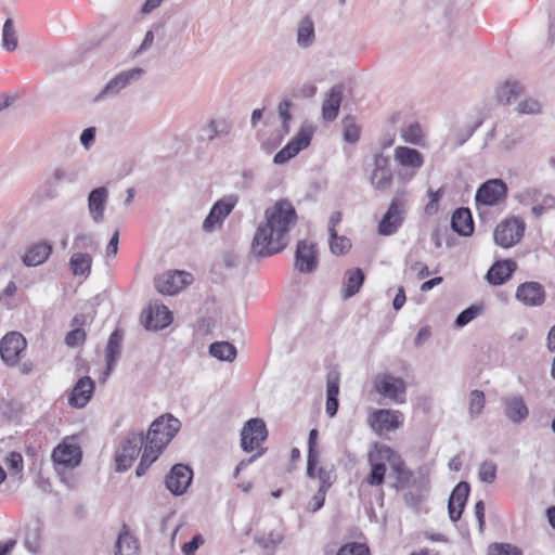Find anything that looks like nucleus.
Wrapping results in <instances>:
<instances>
[{
    "label": "nucleus",
    "instance_id": "60",
    "mask_svg": "<svg viewBox=\"0 0 555 555\" xmlns=\"http://www.w3.org/2000/svg\"><path fill=\"white\" fill-rule=\"evenodd\" d=\"M554 198L552 197H544L542 201V204L534 205L531 209L532 214L535 217L542 216L547 209L552 208L554 206Z\"/></svg>",
    "mask_w": 555,
    "mask_h": 555
},
{
    "label": "nucleus",
    "instance_id": "43",
    "mask_svg": "<svg viewBox=\"0 0 555 555\" xmlns=\"http://www.w3.org/2000/svg\"><path fill=\"white\" fill-rule=\"evenodd\" d=\"M444 194V189L439 188L437 191L428 190L427 196H428V203L426 204L424 211L428 216H433L438 212L439 210V201Z\"/></svg>",
    "mask_w": 555,
    "mask_h": 555
},
{
    "label": "nucleus",
    "instance_id": "54",
    "mask_svg": "<svg viewBox=\"0 0 555 555\" xmlns=\"http://www.w3.org/2000/svg\"><path fill=\"white\" fill-rule=\"evenodd\" d=\"M339 393V376L336 372H331L326 380V398H337Z\"/></svg>",
    "mask_w": 555,
    "mask_h": 555
},
{
    "label": "nucleus",
    "instance_id": "63",
    "mask_svg": "<svg viewBox=\"0 0 555 555\" xmlns=\"http://www.w3.org/2000/svg\"><path fill=\"white\" fill-rule=\"evenodd\" d=\"M9 466L15 470H20L23 467V457L20 453L12 452L8 457Z\"/></svg>",
    "mask_w": 555,
    "mask_h": 555
},
{
    "label": "nucleus",
    "instance_id": "56",
    "mask_svg": "<svg viewBox=\"0 0 555 555\" xmlns=\"http://www.w3.org/2000/svg\"><path fill=\"white\" fill-rule=\"evenodd\" d=\"M86 338L85 331L81 328H76L70 331L65 337V344L69 347H76L80 345Z\"/></svg>",
    "mask_w": 555,
    "mask_h": 555
},
{
    "label": "nucleus",
    "instance_id": "61",
    "mask_svg": "<svg viewBox=\"0 0 555 555\" xmlns=\"http://www.w3.org/2000/svg\"><path fill=\"white\" fill-rule=\"evenodd\" d=\"M119 232L115 231L106 246V257H115L118 251Z\"/></svg>",
    "mask_w": 555,
    "mask_h": 555
},
{
    "label": "nucleus",
    "instance_id": "39",
    "mask_svg": "<svg viewBox=\"0 0 555 555\" xmlns=\"http://www.w3.org/2000/svg\"><path fill=\"white\" fill-rule=\"evenodd\" d=\"M317 438L318 430L311 429L309 433L308 440V463H307V474L309 477H314V468L319 461V451L317 450Z\"/></svg>",
    "mask_w": 555,
    "mask_h": 555
},
{
    "label": "nucleus",
    "instance_id": "62",
    "mask_svg": "<svg viewBox=\"0 0 555 555\" xmlns=\"http://www.w3.org/2000/svg\"><path fill=\"white\" fill-rule=\"evenodd\" d=\"M262 541L266 547L275 546L283 541V534L281 532H270Z\"/></svg>",
    "mask_w": 555,
    "mask_h": 555
},
{
    "label": "nucleus",
    "instance_id": "1",
    "mask_svg": "<svg viewBox=\"0 0 555 555\" xmlns=\"http://www.w3.org/2000/svg\"><path fill=\"white\" fill-rule=\"evenodd\" d=\"M297 219L296 209L288 199L281 198L268 206L253 237V253L263 258L282 251L291 241Z\"/></svg>",
    "mask_w": 555,
    "mask_h": 555
},
{
    "label": "nucleus",
    "instance_id": "30",
    "mask_svg": "<svg viewBox=\"0 0 555 555\" xmlns=\"http://www.w3.org/2000/svg\"><path fill=\"white\" fill-rule=\"evenodd\" d=\"M451 228L460 235H470L474 231V223L470 211L467 208L456 209L452 215Z\"/></svg>",
    "mask_w": 555,
    "mask_h": 555
},
{
    "label": "nucleus",
    "instance_id": "4",
    "mask_svg": "<svg viewBox=\"0 0 555 555\" xmlns=\"http://www.w3.org/2000/svg\"><path fill=\"white\" fill-rule=\"evenodd\" d=\"M373 390L383 399L397 404L406 401V383L403 378L391 373H379L372 380Z\"/></svg>",
    "mask_w": 555,
    "mask_h": 555
},
{
    "label": "nucleus",
    "instance_id": "20",
    "mask_svg": "<svg viewBox=\"0 0 555 555\" xmlns=\"http://www.w3.org/2000/svg\"><path fill=\"white\" fill-rule=\"evenodd\" d=\"M142 319L147 330L158 331L172 322V314L166 306L155 302L143 312Z\"/></svg>",
    "mask_w": 555,
    "mask_h": 555
},
{
    "label": "nucleus",
    "instance_id": "48",
    "mask_svg": "<svg viewBox=\"0 0 555 555\" xmlns=\"http://www.w3.org/2000/svg\"><path fill=\"white\" fill-rule=\"evenodd\" d=\"M479 124L475 125H466L463 128L457 129L456 133H453L451 137L452 144L454 146H460L465 143L475 132Z\"/></svg>",
    "mask_w": 555,
    "mask_h": 555
},
{
    "label": "nucleus",
    "instance_id": "42",
    "mask_svg": "<svg viewBox=\"0 0 555 555\" xmlns=\"http://www.w3.org/2000/svg\"><path fill=\"white\" fill-rule=\"evenodd\" d=\"M351 248V242L348 237L337 233L330 234V249L332 254L339 256L347 253Z\"/></svg>",
    "mask_w": 555,
    "mask_h": 555
},
{
    "label": "nucleus",
    "instance_id": "13",
    "mask_svg": "<svg viewBox=\"0 0 555 555\" xmlns=\"http://www.w3.org/2000/svg\"><path fill=\"white\" fill-rule=\"evenodd\" d=\"M26 346L27 341L22 334L17 332L8 333L0 340L1 360L9 366H15Z\"/></svg>",
    "mask_w": 555,
    "mask_h": 555
},
{
    "label": "nucleus",
    "instance_id": "47",
    "mask_svg": "<svg viewBox=\"0 0 555 555\" xmlns=\"http://www.w3.org/2000/svg\"><path fill=\"white\" fill-rule=\"evenodd\" d=\"M481 309L482 308L480 306H470L469 308L465 309L455 319V326L464 327L481 313Z\"/></svg>",
    "mask_w": 555,
    "mask_h": 555
},
{
    "label": "nucleus",
    "instance_id": "14",
    "mask_svg": "<svg viewBox=\"0 0 555 555\" xmlns=\"http://www.w3.org/2000/svg\"><path fill=\"white\" fill-rule=\"evenodd\" d=\"M191 281V274L184 271H167L156 276L154 284L158 293L171 296L182 291Z\"/></svg>",
    "mask_w": 555,
    "mask_h": 555
},
{
    "label": "nucleus",
    "instance_id": "40",
    "mask_svg": "<svg viewBox=\"0 0 555 555\" xmlns=\"http://www.w3.org/2000/svg\"><path fill=\"white\" fill-rule=\"evenodd\" d=\"M486 404L485 393L481 390L475 389L469 393L468 398V415L472 420L481 415Z\"/></svg>",
    "mask_w": 555,
    "mask_h": 555
},
{
    "label": "nucleus",
    "instance_id": "19",
    "mask_svg": "<svg viewBox=\"0 0 555 555\" xmlns=\"http://www.w3.org/2000/svg\"><path fill=\"white\" fill-rule=\"evenodd\" d=\"M193 478L191 468L183 464H176L166 478L167 489L175 495L183 494Z\"/></svg>",
    "mask_w": 555,
    "mask_h": 555
},
{
    "label": "nucleus",
    "instance_id": "53",
    "mask_svg": "<svg viewBox=\"0 0 555 555\" xmlns=\"http://www.w3.org/2000/svg\"><path fill=\"white\" fill-rule=\"evenodd\" d=\"M318 479L321 482L320 489H324L325 491H327L335 480L333 467H320L318 470Z\"/></svg>",
    "mask_w": 555,
    "mask_h": 555
},
{
    "label": "nucleus",
    "instance_id": "12",
    "mask_svg": "<svg viewBox=\"0 0 555 555\" xmlns=\"http://www.w3.org/2000/svg\"><path fill=\"white\" fill-rule=\"evenodd\" d=\"M312 135L313 128L311 126H301L297 134L275 154L273 162L278 165H282L295 157L301 150L310 144Z\"/></svg>",
    "mask_w": 555,
    "mask_h": 555
},
{
    "label": "nucleus",
    "instance_id": "35",
    "mask_svg": "<svg viewBox=\"0 0 555 555\" xmlns=\"http://www.w3.org/2000/svg\"><path fill=\"white\" fill-rule=\"evenodd\" d=\"M364 281V274L361 269L347 272V281L341 289L343 296L349 298L359 292Z\"/></svg>",
    "mask_w": 555,
    "mask_h": 555
},
{
    "label": "nucleus",
    "instance_id": "50",
    "mask_svg": "<svg viewBox=\"0 0 555 555\" xmlns=\"http://www.w3.org/2000/svg\"><path fill=\"white\" fill-rule=\"evenodd\" d=\"M343 126H344V139H345V141H347L349 143H356L359 140V137H360L359 127L350 118L344 119Z\"/></svg>",
    "mask_w": 555,
    "mask_h": 555
},
{
    "label": "nucleus",
    "instance_id": "45",
    "mask_svg": "<svg viewBox=\"0 0 555 555\" xmlns=\"http://www.w3.org/2000/svg\"><path fill=\"white\" fill-rule=\"evenodd\" d=\"M478 477L482 482L493 483L496 479V465L491 461H485L479 465Z\"/></svg>",
    "mask_w": 555,
    "mask_h": 555
},
{
    "label": "nucleus",
    "instance_id": "5",
    "mask_svg": "<svg viewBox=\"0 0 555 555\" xmlns=\"http://www.w3.org/2000/svg\"><path fill=\"white\" fill-rule=\"evenodd\" d=\"M393 160L399 167L398 179L401 182L412 180L424 164L423 155L408 146H397L393 150Z\"/></svg>",
    "mask_w": 555,
    "mask_h": 555
},
{
    "label": "nucleus",
    "instance_id": "16",
    "mask_svg": "<svg viewBox=\"0 0 555 555\" xmlns=\"http://www.w3.org/2000/svg\"><path fill=\"white\" fill-rule=\"evenodd\" d=\"M393 180V173L389 165V159L383 155H375L374 168L370 175V182L375 190L387 191L390 189Z\"/></svg>",
    "mask_w": 555,
    "mask_h": 555
},
{
    "label": "nucleus",
    "instance_id": "15",
    "mask_svg": "<svg viewBox=\"0 0 555 555\" xmlns=\"http://www.w3.org/2000/svg\"><path fill=\"white\" fill-rule=\"evenodd\" d=\"M402 422L403 415L401 412L388 409L374 410L369 417L371 427L379 435L396 430Z\"/></svg>",
    "mask_w": 555,
    "mask_h": 555
},
{
    "label": "nucleus",
    "instance_id": "23",
    "mask_svg": "<svg viewBox=\"0 0 555 555\" xmlns=\"http://www.w3.org/2000/svg\"><path fill=\"white\" fill-rule=\"evenodd\" d=\"M108 194L107 188L99 186L93 189L88 195V211L94 223H102L104 221Z\"/></svg>",
    "mask_w": 555,
    "mask_h": 555
},
{
    "label": "nucleus",
    "instance_id": "44",
    "mask_svg": "<svg viewBox=\"0 0 555 555\" xmlns=\"http://www.w3.org/2000/svg\"><path fill=\"white\" fill-rule=\"evenodd\" d=\"M516 111L519 114L537 115L542 112V105L537 99L526 98L517 104Z\"/></svg>",
    "mask_w": 555,
    "mask_h": 555
},
{
    "label": "nucleus",
    "instance_id": "27",
    "mask_svg": "<svg viewBox=\"0 0 555 555\" xmlns=\"http://www.w3.org/2000/svg\"><path fill=\"white\" fill-rule=\"evenodd\" d=\"M504 415L513 423L518 424L527 418L529 410L519 396H511L503 399Z\"/></svg>",
    "mask_w": 555,
    "mask_h": 555
},
{
    "label": "nucleus",
    "instance_id": "21",
    "mask_svg": "<svg viewBox=\"0 0 555 555\" xmlns=\"http://www.w3.org/2000/svg\"><path fill=\"white\" fill-rule=\"evenodd\" d=\"M516 299L528 307H539L545 301V291L538 282H525L518 285Z\"/></svg>",
    "mask_w": 555,
    "mask_h": 555
},
{
    "label": "nucleus",
    "instance_id": "2",
    "mask_svg": "<svg viewBox=\"0 0 555 555\" xmlns=\"http://www.w3.org/2000/svg\"><path fill=\"white\" fill-rule=\"evenodd\" d=\"M180 427V421L171 414L162 415L151 424L146 436H144L143 453L135 469L138 477L144 475L151 464L158 459Z\"/></svg>",
    "mask_w": 555,
    "mask_h": 555
},
{
    "label": "nucleus",
    "instance_id": "32",
    "mask_svg": "<svg viewBox=\"0 0 555 555\" xmlns=\"http://www.w3.org/2000/svg\"><path fill=\"white\" fill-rule=\"evenodd\" d=\"M315 41L314 23L310 17L302 18L297 27L296 43L299 48H310Z\"/></svg>",
    "mask_w": 555,
    "mask_h": 555
},
{
    "label": "nucleus",
    "instance_id": "36",
    "mask_svg": "<svg viewBox=\"0 0 555 555\" xmlns=\"http://www.w3.org/2000/svg\"><path fill=\"white\" fill-rule=\"evenodd\" d=\"M209 352L221 361H233L236 357V348L228 341H216L210 345Z\"/></svg>",
    "mask_w": 555,
    "mask_h": 555
},
{
    "label": "nucleus",
    "instance_id": "49",
    "mask_svg": "<svg viewBox=\"0 0 555 555\" xmlns=\"http://www.w3.org/2000/svg\"><path fill=\"white\" fill-rule=\"evenodd\" d=\"M293 107V103L288 99L282 100L276 107L279 117L282 119L283 129L288 132V122L292 120L291 108Z\"/></svg>",
    "mask_w": 555,
    "mask_h": 555
},
{
    "label": "nucleus",
    "instance_id": "31",
    "mask_svg": "<svg viewBox=\"0 0 555 555\" xmlns=\"http://www.w3.org/2000/svg\"><path fill=\"white\" fill-rule=\"evenodd\" d=\"M52 251L48 243H38L29 247L23 256V262L27 267H36L43 263Z\"/></svg>",
    "mask_w": 555,
    "mask_h": 555
},
{
    "label": "nucleus",
    "instance_id": "22",
    "mask_svg": "<svg viewBox=\"0 0 555 555\" xmlns=\"http://www.w3.org/2000/svg\"><path fill=\"white\" fill-rule=\"evenodd\" d=\"M94 391V382L89 376H83L77 380L68 396V404L75 409L85 408Z\"/></svg>",
    "mask_w": 555,
    "mask_h": 555
},
{
    "label": "nucleus",
    "instance_id": "6",
    "mask_svg": "<svg viewBox=\"0 0 555 555\" xmlns=\"http://www.w3.org/2000/svg\"><path fill=\"white\" fill-rule=\"evenodd\" d=\"M144 75L145 69L142 67H131L121 70L106 82L94 100L99 102L107 98L116 96L129 86L138 82Z\"/></svg>",
    "mask_w": 555,
    "mask_h": 555
},
{
    "label": "nucleus",
    "instance_id": "17",
    "mask_svg": "<svg viewBox=\"0 0 555 555\" xmlns=\"http://www.w3.org/2000/svg\"><path fill=\"white\" fill-rule=\"evenodd\" d=\"M318 267L317 247L307 240L297 244L295 268L301 273H312Z\"/></svg>",
    "mask_w": 555,
    "mask_h": 555
},
{
    "label": "nucleus",
    "instance_id": "52",
    "mask_svg": "<svg viewBox=\"0 0 555 555\" xmlns=\"http://www.w3.org/2000/svg\"><path fill=\"white\" fill-rule=\"evenodd\" d=\"M488 555H521V551L512 544H492L488 548Z\"/></svg>",
    "mask_w": 555,
    "mask_h": 555
},
{
    "label": "nucleus",
    "instance_id": "57",
    "mask_svg": "<svg viewBox=\"0 0 555 555\" xmlns=\"http://www.w3.org/2000/svg\"><path fill=\"white\" fill-rule=\"evenodd\" d=\"M325 495H326V491L324 489L319 488L318 492L313 495L311 501L308 503L307 508L312 513L319 511L324 505Z\"/></svg>",
    "mask_w": 555,
    "mask_h": 555
},
{
    "label": "nucleus",
    "instance_id": "18",
    "mask_svg": "<svg viewBox=\"0 0 555 555\" xmlns=\"http://www.w3.org/2000/svg\"><path fill=\"white\" fill-rule=\"evenodd\" d=\"M506 184L499 179L485 182L476 193L477 205L493 206L506 195Z\"/></svg>",
    "mask_w": 555,
    "mask_h": 555
},
{
    "label": "nucleus",
    "instance_id": "25",
    "mask_svg": "<svg viewBox=\"0 0 555 555\" xmlns=\"http://www.w3.org/2000/svg\"><path fill=\"white\" fill-rule=\"evenodd\" d=\"M78 169L69 164H60L51 168L48 176V183L51 188L66 184H74L78 181Z\"/></svg>",
    "mask_w": 555,
    "mask_h": 555
},
{
    "label": "nucleus",
    "instance_id": "33",
    "mask_svg": "<svg viewBox=\"0 0 555 555\" xmlns=\"http://www.w3.org/2000/svg\"><path fill=\"white\" fill-rule=\"evenodd\" d=\"M524 92V87L518 81L507 80L498 86L495 96L502 104H509Z\"/></svg>",
    "mask_w": 555,
    "mask_h": 555
},
{
    "label": "nucleus",
    "instance_id": "38",
    "mask_svg": "<svg viewBox=\"0 0 555 555\" xmlns=\"http://www.w3.org/2000/svg\"><path fill=\"white\" fill-rule=\"evenodd\" d=\"M115 555H138L137 541L130 533L124 532L119 534Z\"/></svg>",
    "mask_w": 555,
    "mask_h": 555
},
{
    "label": "nucleus",
    "instance_id": "28",
    "mask_svg": "<svg viewBox=\"0 0 555 555\" xmlns=\"http://www.w3.org/2000/svg\"><path fill=\"white\" fill-rule=\"evenodd\" d=\"M516 270V263L512 260L496 261L488 271L486 279L492 285H501L506 282Z\"/></svg>",
    "mask_w": 555,
    "mask_h": 555
},
{
    "label": "nucleus",
    "instance_id": "64",
    "mask_svg": "<svg viewBox=\"0 0 555 555\" xmlns=\"http://www.w3.org/2000/svg\"><path fill=\"white\" fill-rule=\"evenodd\" d=\"M317 86L312 82H307L302 85L299 89V95L302 98H312L317 93Z\"/></svg>",
    "mask_w": 555,
    "mask_h": 555
},
{
    "label": "nucleus",
    "instance_id": "8",
    "mask_svg": "<svg viewBox=\"0 0 555 555\" xmlns=\"http://www.w3.org/2000/svg\"><path fill=\"white\" fill-rule=\"evenodd\" d=\"M236 204L237 197L235 195L224 196L217 201L203 221V231L206 233H212L221 229L223 221L232 212Z\"/></svg>",
    "mask_w": 555,
    "mask_h": 555
},
{
    "label": "nucleus",
    "instance_id": "29",
    "mask_svg": "<svg viewBox=\"0 0 555 555\" xmlns=\"http://www.w3.org/2000/svg\"><path fill=\"white\" fill-rule=\"evenodd\" d=\"M341 103V90L339 87H332L322 103V118L325 121L336 119Z\"/></svg>",
    "mask_w": 555,
    "mask_h": 555
},
{
    "label": "nucleus",
    "instance_id": "9",
    "mask_svg": "<svg viewBox=\"0 0 555 555\" xmlns=\"http://www.w3.org/2000/svg\"><path fill=\"white\" fill-rule=\"evenodd\" d=\"M144 435L142 433L129 435L116 453V469L118 472L129 469L142 449H144Z\"/></svg>",
    "mask_w": 555,
    "mask_h": 555
},
{
    "label": "nucleus",
    "instance_id": "26",
    "mask_svg": "<svg viewBox=\"0 0 555 555\" xmlns=\"http://www.w3.org/2000/svg\"><path fill=\"white\" fill-rule=\"evenodd\" d=\"M468 493L469 485L465 481H461L453 489L448 504L449 516L452 521H456L461 518Z\"/></svg>",
    "mask_w": 555,
    "mask_h": 555
},
{
    "label": "nucleus",
    "instance_id": "11",
    "mask_svg": "<svg viewBox=\"0 0 555 555\" xmlns=\"http://www.w3.org/2000/svg\"><path fill=\"white\" fill-rule=\"evenodd\" d=\"M525 224L517 218L502 221L494 229V241L498 245L509 248L520 241L524 235Z\"/></svg>",
    "mask_w": 555,
    "mask_h": 555
},
{
    "label": "nucleus",
    "instance_id": "10",
    "mask_svg": "<svg viewBox=\"0 0 555 555\" xmlns=\"http://www.w3.org/2000/svg\"><path fill=\"white\" fill-rule=\"evenodd\" d=\"M268 430L261 418H250L241 430V447L245 452L257 450L267 439Z\"/></svg>",
    "mask_w": 555,
    "mask_h": 555
},
{
    "label": "nucleus",
    "instance_id": "24",
    "mask_svg": "<svg viewBox=\"0 0 555 555\" xmlns=\"http://www.w3.org/2000/svg\"><path fill=\"white\" fill-rule=\"evenodd\" d=\"M52 459L57 465L75 467L81 461V451L77 444L64 441L53 450Z\"/></svg>",
    "mask_w": 555,
    "mask_h": 555
},
{
    "label": "nucleus",
    "instance_id": "7",
    "mask_svg": "<svg viewBox=\"0 0 555 555\" xmlns=\"http://www.w3.org/2000/svg\"><path fill=\"white\" fill-rule=\"evenodd\" d=\"M406 201L404 192H398L390 202V205L379 221L378 233L384 236L395 234L404 221Z\"/></svg>",
    "mask_w": 555,
    "mask_h": 555
},
{
    "label": "nucleus",
    "instance_id": "37",
    "mask_svg": "<svg viewBox=\"0 0 555 555\" xmlns=\"http://www.w3.org/2000/svg\"><path fill=\"white\" fill-rule=\"evenodd\" d=\"M92 259L89 254L76 253L70 257L69 264L75 275H88Z\"/></svg>",
    "mask_w": 555,
    "mask_h": 555
},
{
    "label": "nucleus",
    "instance_id": "58",
    "mask_svg": "<svg viewBox=\"0 0 555 555\" xmlns=\"http://www.w3.org/2000/svg\"><path fill=\"white\" fill-rule=\"evenodd\" d=\"M155 36L152 30L146 31L141 44L134 51L133 56H139L151 49L154 44Z\"/></svg>",
    "mask_w": 555,
    "mask_h": 555
},
{
    "label": "nucleus",
    "instance_id": "51",
    "mask_svg": "<svg viewBox=\"0 0 555 555\" xmlns=\"http://www.w3.org/2000/svg\"><path fill=\"white\" fill-rule=\"evenodd\" d=\"M337 555H370V550L363 543L352 542L341 546Z\"/></svg>",
    "mask_w": 555,
    "mask_h": 555
},
{
    "label": "nucleus",
    "instance_id": "46",
    "mask_svg": "<svg viewBox=\"0 0 555 555\" xmlns=\"http://www.w3.org/2000/svg\"><path fill=\"white\" fill-rule=\"evenodd\" d=\"M401 137L406 143L411 144H421L424 138L420 125H410L404 128L401 132Z\"/></svg>",
    "mask_w": 555,
    "mask_h": 555
},
{
    "label": "nucleus",
    "instance_id": "55",
    "mask_svg": "<svg viewBox=\"0 0 555 555\" xmlns=\"http://www.w3.org/2000/svg\"><path fill=\"white\" fill-rule=\"evenodd\" d=\"M204 544V538L201 534H196L190 542L184 543L181 547L183 555H194L195 552Z\"/></svg>",
    "mask_w": 555,
    "mask_h": 555
},
{
    "label": "nucleus",
    "instance_id": "41",
    "mask_svg": "<svg viewBox=\"0 0 555 555\" xmlns=\"http://www.w3.org/2000/svg\"><path fill=\"white\" fill-rule=\"evenodd\" d=\"M2 47L8 51H13L17 47V35L12 20H7L2 29Z\"/></svg>",
    "mask_w": 555,
    "mask_h": 555
},
{
    "label": "nucleus",
    "instance_id": "3",
    "mask_svg": "<svg viewBox=\"0 0 555 555\" xmlns=\"http://www.w3.org/2000/svg\"><path fill=\"white\" fill-rule=\"evenodd\" d=\"M367 462L371 466V472L366 476L365 482L372 487L383 485L387 464L398 475H401L404 470V463L400 455L386 444H374L367 453Z\"/></svg>",
    "mask_w": 555,
    "mask_h": 555
},
{
    "label": "nucleus",
    "instance_id": "34",
    "mask_svg": "<svg viewBox=\"0 0 555 555\" xmlns=\"http://www.w3.org/2000/svg\"><path fill=\"white\" fill-rule=\"evenodd\" d=\"M121 341H122V334L115 330L108 338L107 345H106V374H109L111 371L114 369L116 361L118 360L120 356V349H121Z\"/></svg>",
    "mask_w": 555,
    "mask_h": 555
},
{
    "label": "nucleus",
    "instance_id": "59",
    "mask_svg": "<svg viewBox=\"0 0 555 555\" xmlns=\"http://www.w3.org/2000/svg\"><path fill=\"white\" fill-rule=\"evenodd\" d=\"M95 128L90 127L85 129L80 134V143L86 150H89L93 145L95 141Z\"/></svg>",
    "mask_w": 555,
    "mask_h": 555
}]
</instances>
